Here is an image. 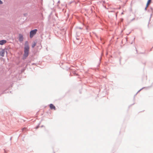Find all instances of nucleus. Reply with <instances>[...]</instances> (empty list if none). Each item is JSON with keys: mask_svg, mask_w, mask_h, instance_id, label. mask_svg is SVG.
<instances>
[{"mask_svg": "<svg viewBox=\"0 0 153 153\" xmlns=\"http://www.w3.org/2000/svg\"><path fill=\"white\" fill-rule=\"evenodd\" d=\"M37 29H34L31 30L30 33V38H32L35 35L37 31Z\"/></svg>", "mask_w": 153, "mask_h": 153, "instance_id": "nucleus-1", "label": "nucleus"}, {"mask_svg": "<svg viewBox=\"0 0 153 153\" xmlns=\"http://www.w3.org/2000/svg\"><path fill=\"white\" fill-rule=\"evenodd\" d=\"M29 46L28 44V42L26 41L25 42V44L24 52L29 53Z\"/></svg>", "mask_w": 153, "mask_h": 153, "instance_id": "nucleus-2", "label": "nucleus"}, {"mask_svg": "<svg viewBox=\"0 0 153 153\" xmlns=\"http://www.w3.org/2000/svg\"><path fill=\"white\" fill-rule=\"evenodd\" d=\"M4 49H2V50L0 51V56H1L2 57H3L4 56V53L5 52H6V53H7V51H5Z\"/></svg>", "mask_w": 153, "mask_h": 153, "instance_id": "nucleus-3", "label": "nucleus"}, {"mask_svg": "<svg viewBox=\"0 0 153 153\" xmlns=\"http://www.w3.org/2000/svg\"><path fill=\"white\" fill-rule=\"evenodd\" d=\"M152 85H153V82L152 84V85L149 86L147 87H143L141 89H140L139 91H138V92H137V93L135 95V96L140 91H141L142 89H143V88H145L147 90L149 89V88H151L152 87Z\"/></svg>", "mask_w": 153, "mask_h": 153, "instance_id": "nucleus-4", "label": "nucleus"}, {"mask_svg": "<svg viewBox=\"0 0 153 153\" xmlns=\"http://www.w3.org/2000/svg\"><path fill=\"white\" fill-rule=\"evenodd\" d=\"M29 53H27L26 52H24V54L23 57V59H25L26 57L28 56L29 55Z\"/></svg>", "mask_w": 153, "mask_h": 153, "instance_id": "nucleus-5", "label": "nucleus"}, {"mask_svg": "<svg viewBox=\"0 0 153 153\" xmlns=\"http://www.w3.org/2000/svg\"><path fill=\"white\" fill-rule=\"evenodd\" d=\"M19 41L20 42L22 41L23 39V35L21 34H19Z\"/></svg>", "mask_w": 153, "mask_h": 153, "instance_id": "nucleus-6", "label": "nucleus"}, {"mask_svg": "<svg viewBox=\"0 0 153 153\" xmlns=\"http://www.w3.org/2000/svg\"><path fill=\"white\" fill-rule=\"evenodd\" d=\"M7 42V41L5 40H0V45H3Z\"/></svg>", "mask_w": 153, "mask_h": 153, "instance_id": "nucleus-7", "label": "nucleus"}, {"mask_svg": "<svg viewBox=\"0 0 153 153\" xmlns=\"http://www.w3.org/2000/svg\"><path fill=\"white\" fill-rule=\"evenodd\" d=\"M50 108L51 109H54V110H56V107L53 105V104H51L49 105Z\"/></svg>", "mask_w": 153, "mask_h": 153, "instance_id": "nucleus-8", "label": "nucleus"}, {"mask_svg": "<svg viewBox=\"0 0 153 153\" xmlns=\"http://www.w3.org/2000/svg\"><path fill=\"white\" fill-rule=\"evenodd\" d=\"M36 43L35 42H33L32 45V47L33 48L34 47L36 46Z\"/></svg>", "mask_w": 153, "mask_h": 153, "instance_id": "nucleus-9", "label": "nucleus"}, {"mask_svg": "<svg viewBox=\"0 0 153 153\" xmlns=\"http://www.w3.org/2000/svg\"><path fill=\"white\" fill-rule=\"evenodd\" d=\"M149 3H148V2H147V3L146 4V7H148V5H149Z\"/></svg>", "mask_w": 153, "mask_h": 153, "instance_id": "nucleus-10", "label": "nucleus"}, {"mask_svg": "<svg viewBox=\"0 0 153 153\" xmlns=\"http://www.w3.org/2000/svg\"><path fill=\"white\" fill-rule=\"evenodd\" d=\"M2 4L3 2L1 0H0V4Z\"/></svg>", "mask_w": 153, "mask_h": 153, "instance_id": "nucleus-11", "label": "nucleus"}, {"mask_svg": "<svg viewBox=\"0 0 153 153\" xmlns=\"http://www.w3.org/2000/svg\"><path fill=\"white\" fill-rule=\"evenodd\" d=\"M151 1V0H148V1H147V2L148 3H150Z\"/></svg>", "mask_w": 153, "mask_h": 153, "instance_id": "nucleus-12", "label": "nucleus"}, {"mask_svg": "<svg viewBox=\"0 0 153 153\" xmlns=\"http://www.w3.org/2000/svg\"><path fill=\"white\" fill-rule=\"evenodd\" d=\"M135 38H134V40H133V41L131 42V44H132L133 43V42H134V40H135Z\"/></svg>", "mask_w": 153, "mask_h": 153, "instance_id": "nucleus-13", "label": "nucleus"}, {"mask_svg": "<svg viewBox=\"0 0 153 153\" xmlns=\"http://www.w3.org/2000/svg\"><path fill=\"white\" fill-rule=\"evenodd\" d=\"M39 127V125H38V126H36V129H37V128H38Z\"/></svg>", "mask_w": 153, "mask_h": 153, "instance_id": "nucleus-14", "label": "nucleus"}, {"mask_svg": "<svg viewBox=\"0 0 153 153\" xmlns=\"http://www.w3.org/2000/svg\"><path fill=\"white\" fill-rule=\"evenodd\" d=\"M135 19V18H133L131 20V21H133Z\"/></svg>", "mask_w": 153, "mask_h": 153, "instance_id": "nucleus-15", "label": "nucleus"}, {"mask_svg": "<svg viewBox=\"0 0 153 153\" xmlns=\"http://www.w3.org/2000/svg\"><path fill=\"white\" fill-rule=\"evenodd\" d=\"M147 7H146L145 8V10H147Z\"/></svg>", "mask_w": 153, "mask_h": 153, "instance_id": "nucleus-16", "label": "nucleus"}, {"mask_svg": "<svg viewBox=\"0 0 153 153\" xmlns=\"http://www.w3.org/2000/svg\"><path fill=\"white\" fill-rule=\"evenodd\" d=\"M25 129H26V128H23L22 129V131H24V130Z\"/></svg>", "mask_w": 153, "mask_h": 153, "instance_id": "nucleus-17", "label": "nucleus"}, {"mask_svg": "<svg viewBox=\"0 0 153 153\" xmlns=\"http://www.w3.org/2000/svg\"><path fill=\"white\" fill-rule=\"evenodd\" d=\"M78 28L80 29H82V28L81 27H78Z\"/></svg>", "mask_w": 153, "mask_h": 153, "instance_id": "nucleus-18", "label": "nucleus"}, {"mask_svg": "<svg viewBox=\"0 0 153 153\" xmlns=\"http://www.w3.org/2000/svg\"><path fill=\"white\" fill-rule=\"evenodd\" d=\"M79 38H78V37H76V39H77V40H78L79 39Z\"/></svg>", "mask_w": 153, "mask_h": 153, "instance_id": "nucleus-19", "label": "nucleus"}, {"mask_svg": "<svg viewBox=\"0 0 153 153\" xmlns=\"http://www.w3.org/2000/svg\"><path fill=\"white\" fill-rule=\"evenodd\" d=\"M12 137H11L10 138V140H11V139H12Z\"/></svg>", "mask_w": 153, "mask_h": 153, "instance_id": "nucleus-20", "label": "nucleus"}, {"mask_svg": "<svg viewBox=\"0 0 153 153\" xmlns=\"http://www.w3.org/2000/svg\"><path fill=\"white\" fill-rule=\"evenodd\" d=\"M59 2H60L59 1H58V3H59Z\"/></svg>", "mask_w": 153, "mask_h": 153, "instance_id": "nucleus-21", "label": "nucleus"}, {"mask_svg": "<svg viewBox=\"0 0 153 153\" xmlns=\"http://www.w3.org/2000/svg\"><path fill=\"white\" fill-rule=\"evenodd\" d=\"M43 126H41V127H43Z\"/></svg>", "mask_w": 153, "mask_h": 153, "instance_id": "nucleus-22", "label": "nucleus"}, {"mask_svg": "<svg viewBox=\"0 0 153 153\" xmlns=\"http://www.w3.org/2000/svg\"><path fill=\"white\" fill-rule=\"evenodd\" d=\"M24 16H26V14H24Z\"/></svg>", "mask_w": 153, "mask_h": 153, "instance_id": "nucleus-23", "label": "nucleus"}, {"mask_svg": "<svg viewBox=\"0 0 153 153\" xmlns=\"http://www.w3.org/2000/svg\"><path fill=\"white\" fill-rule=\"evenodd\" d=\"M111 12H114V11H111Z\"/></svg>", "mask_w": 153, "mask_h": 153, "instance_id": "nucleus-24", "label": "nucleus"}, {"mask_svg": "<svg viewBox=\"0 0 153 153\" xmlns=\"http://www.w3.org/2000/svg\"><path fill=\"white\" fill-rule=\"evenodd\" d=\"M3 94H4V92H3Z\"/></svg>", "mask_w": 153, "mask_h": 153, "instance_id": "nucleus-25", "label": "nucleus"}, {"mask_svg": "<svg viewBox=\"0 0 153 153\" xmlns=\"http://www.w3.org/2000/svg\"><path fill=\"white\" fill-rule=\"evenodd\" d=\"M4 150V151L5 152H5V151Z\"/></svg>", "mask_w": 153, "mask_h": 153, "instance_id": "nucleus-26", "label": "nucleus"}]
</instances>
